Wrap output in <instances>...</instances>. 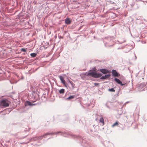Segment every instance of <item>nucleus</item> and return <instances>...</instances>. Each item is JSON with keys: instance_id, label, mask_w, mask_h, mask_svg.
Listing matches in <instances>:
<instances>
[{"instance_id": "nucleus-15", "label": "nucleus", "mask_w": 147, "mask_h": 147, "mask_svg": "<svg viewBox=\"0 0 147 147\" xmlns=\"http://www.w3.org/2000/svg\"><path fill=\"white\" fill-rule=\"evenodd\" d=\"M118 125V123L117 122H116L115 123H114L112 125V127H114L116 125Z\"/></svg>"}, {"instance_id": "nucleus-18", "label": "nucleus", "mask_w": 147, "mask_h": 147, "mask_svg": "<svg viewBox=\"0 0 147 147\" xmlns=\"http://www.w3.org/2000/svg\"><path fill=\"white\" fill-rule=\"evenodd\" d=\"M94 85L95 86H99V83H94Z\"/></svg>"}, {"instance_id": "nucleus-10", "label": "nucleus", "mask_w": 147, "mask_h": 147, "mask_svg": "<svg viewBox=\"0 0 147 147\" xmlns=\"http://www.w3.org/2000/svg\"><path fill=\"white\" fill-rule=\"evenodd\" d=\"M99 121L101 123L103 124V125L104 124V119L102 117L100 118L99 120Z\"/></svg>"}, {"instance_id": "nucleus-13", "label": "nucleus", "mask_w": 147, "mask_h": 147, "mask_svg": "<svg viewBox=\"0 0 147 147\" xmlns=\"http://www.w3.org/2000/svg\"><path fill=\"white\" fill-rule=\"evenodd\" d=\"M74 96H69V97L67 98V100H69L72 99H73L74 98Z\"/></svg>"}, {"instance_id": "nucleus-4", "label": "nucleus", "mask_w": 147, "mask_h": 147, "mask_svg": "<svg viewBox=\"0 0 147 147\" xmlns=\"http://www.w3.org/2000/svg\"><path fill=\"white\" fill-rule=\"evenodd\" d=\"M100 71L104 74H106L110 72L107 69H102L100 70Z\"/></svg>"}, {"instance_id": "nucleus-8", "label": "nucleus", "mask_w": 147, "mask_h": 147, "mask_svg": "<svg viewBox=\"0 0 147 147\" xmlns=\"http://www.w3.org/2000/svg\"><path fill=\"white\" fill-rule=\"evenodd\" d=\"M65 24H69L71 23V21L69 18H67L65 20Z\"/></svg>"}, {"instance_id": "nucleus-12", "label": "nucleus", "mask_w": 147, "mask_h": 147, "mask_svg": "<svg viewBox=\"0 0 147 147\" xmlns=\"http://www.w3.org/2000/svg\"><path fill=\"white\" fill-rule=\"evenodd\" d=\"M65 92V90L63 89H61L59 91L60 94L63 93Z\"/></svg>"}, {"instance_id": "nucleus-1", "label": "nucleus", "mask_w": 147, "mask_h": 147, "mask_svg": "<svg viewBox=\"0 0 147 147\" xmlns=\"http://www.w3.org/2000/svg\"><path fill=\"white\" fill-rule=\"evenodd\" d=\"M85 75L87 76H91L95 78H99L102 76V74H98L96 73V72L91 71H89L88 73H86Z\"/></svg>"}, {"instance_id": "nucleus-14", "label": "nucleus", "mask_w": 147, "mask_h": 147, "mask_svg": "<svg viewBox=\"0 0 147 147\" xmlns=\"http://www.w3.org/2000/svg\"><path fill=\"white\" fill-rule=\"evenodd\" d=\"M30 55L32 57H35L36 56V54L35 53H31L30 54Z\"/></svg>"}, {"instance_id": "nucleus-17", "label": "nucleus", "mask_w": 147, "mask_h": 147, "mask_svg": "<svg viewBox=\"0 0 147 147\" xmlns=\"http://www.w3.org/2000/svg\"><path fill=\"white\" fill-rule=\"evenodd\" d=\"M21 51L23 52H25L26 51V50L24 48H22L21 49Z\"/></svg>"}, {"instance_id": "nucleus-7", "label": "nucleus", "mask_w": 147, "mask_h": 147, "mask_svg": "<svg viewBox=\"0 0 147 147\" xmlns=\"http://www.w3.org/2000/svg\"><path fill=\"white\" fill-rule=\"evenodd\" d=\"M110 76V74H107L105 75V76H101L100 78L101 79H105L106 78H109Z\"/></svg>"}, {"instance_id": "nucleus-11", "label": "nucleus", "mask_w": 147, "mask_h": 147, "mask_svg": "<svg viewBox=\"0 0 147 147\" xmlns=\"http://www.w3.org/2000/svg\"><path fill=\"white\" fill-rule=\"evenodd\" d=\"M27 103L30 106H33L35 105V104H32L31 102L29 101H27Z\"/></svg>"}, {"instance_id": "nucleus-3", "label": "nucleus", "mask_w": 147, "mask_h": 147, "mask_svg": "<svg viewBox=\"0 0 147 147\" xmlns=\"http://www.w3.org/2000/svg\"><path fill=\"white\" fill-rule=\"evenodd\" d=\"M111 72L113 75L115 77H118L120 76V74L115 70L113 69Z\"/></svg>"}, {"instance_id": "nucleus-16", "label": "nucleus", "mask_w": 147, "mask_h": 147, "mask_svg": "<svg viewBox=\"0 0 147 147\" xmlns=\"http://www.w3.org/2000/svg\"><path fill=\"white\" fill-rule=\"evenodd\" d=\"M109 90L110 91L113 92H115V90H114V89L113 88L109 89Z\"/></svg>"}, {"instance_id": "nucleus-6", "label": "nucleus", "mask_w": 147, "mask_h": 147, "mask_svg": "<svg viewBox=\"0 0 147 147\" xmlns=\"http://www.w3.org/2000/svg\"><path fill=\"white\" fill-rule=\"evenodd\" d=\"M61 81V82L65 86H66L65 81L64 79L61 76H60L59 77Z\"/></svg>"}, {"instance_id": "nucleus-2", "label": "nucleus", "mask_w": 147, "mask_h": 147, "mask_svg": "<svg viewBox=\"0 0 147 147\" xmlns=\"http://www.w3.org/2000/svg\"><path fill=\"white\" fill-rule=\"evenodd\" d=\"M9 106V101L7 99H3L0 101V107H5Z\"/></svg>"}, {"instance_id": "nucleus-9", "label": "nucleus", "mask_w": 147, "mask_h": 147, "mask_svg": "<svg viewBox=\"0 0 147 147\" xmlns=\"http://www.w3.org/2000/svg\"><path fill=\"white\" fill-rule=\"evenodd\" d=\"M54 134V133H47L45 134V135H44L42 136H41L40 138V139H42L43 137H44L46 135H50V134Z\"/></svg>"}, {"instance_id": "nucleus-5", "label": "nucleus", "mask_w": 147, "mask_h": 147, "mask_svg": "<svg viewBox=\"0 0 147 147\" xmlns=\"http://www.w3.org/2000/svg\"><path fill=\"white\" fill-rule=\"evenodd\" d=\"M114 80L118 84H120L122 86H123L125 84H122V82L120 81V80L117 78H115Z\"/></svg>"}]
</instances>
